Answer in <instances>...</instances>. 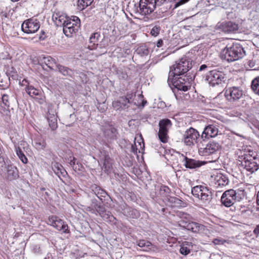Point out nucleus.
I'll return each mask as SVG.
<instances>
[{
	"instance_id": "1",
	"label": "nucleus",
	"mask_w": 259,
	"mask_h": 259,
	"mask_svg": "<svg viewBox=\"0 0 259 259\" xmlns=\"http://www.w3.org/2000/svg\"><path fill=\"white\" fill-rule=\"evenodd\" d=\"M237 162L247 171L253 173L259 168V158L252 151L240 150L237 152Z\"/></svg>"
},
{
	"instance_id": "2",
	"label": "nucleus",
	"mask_w": 259,
	"mask_h": 259,
	"mask_svg": "<svg viewBox=\"0 0 259 259\" xmlns=\"http://www.w3.org/2000/svg\"><path fill=\"white\" fill-rule=\"evenodd\" d=\"M245 52L241 45L233 43L231 46L228 45L222 51L221 58L228 62H233L242 58Z\"/></svg>"
},
{
	"instance_id": "3",
	"label": "nucleus",
	"mask_w": 259,
	"mask_h": 259,
	"mask_svg": "<svg viewBox=\"0 0 259 259\" xmlns=\"http://www.w3.org/2000/svg\"><path fill=\"white\" fill-rule=\"evenodd\" d=\"M244 190L240 189L237 190L229 189L225 191L221 199L222 203L226 207L232 206L236 201H239L244 196Z\"/></svg>"
},
{
	"instance_id": "4",
	"label": "nucleus",
	"mask_w": 259,
	"mask_h": 259,
	"mask_svg": "<svg viewBox=\"0 0 259 259\" xmlns=\"http://www.w3.org/2000/svg\"><path fill=\"white\" fill-rule=\"evenodd\" d=\"M192 67V61L190 59L183 57L178 63L173 66V69L170 68L169 73L168 80L170 79V76L175 77L180 76L187 73Z\"/></svg>"
},
{
	"instance_id": "5",
	"label": "nucleus",
	"mask_w": 259,
	"mask_h": 259,
	"mask_svg": "<svg viewBox=\"0 0 259 259\" xmlns=\"http://www.w3.org/2000/svg\"><path fill=\"white\" fill-rule=\"evenodd\" d=\"M80 26V19L76 16H72L64 25L63 33L67 37H71L78 32Z\"/></svg>"
},
{
	"instance_id": "6",
	"label": "nucleus",
	"mask_w": 259,
	"mask_h": 259,
	"mask_svg": "<svg viewBox=\"0 0 259 259\" xmlns=\"http://www.w3.org/2000/svg\"><path fill=\"white\" fill-rule=\"evenodd\" d=\"M206 79L210 85L214 87L225 82V74L221 71L214 69L209 71Z\"/></svg>"
},
{
	"instance_id": "7",
	"label": "nucleus",
	"mask_w": 259,
	"mask_h": 259,
	"mask_svg": "<svg viewBox=\"0 0 259 259\" xmlns=\"http://www.w3.org/2000/svg\"><path fill=\"white\" fill-rule=\"evenodd\" d=\"M158 125L159 127L158 138L161 142L166 143L168 142V130L172 126V122L170 119L164 118L159 121Z\"/></svg>"
},
{
	"instance_id": "8",
	"label": "nucleus",
	"mask_w": 259,
	"mask_h": 259,
	"mask_svg": "<svg viewBox=\"0 0 259 259\" xmlns=\"http://www.w3.org/2000/svg\"><path fill=\"white\" fill-rule=\"evenodd\" d=\"M39 20L34 17L27 19L25 20L21 25L22 31L27 34L34 33L40 28Z\"/></svg>"
},
{
	"instance_id": "9",
	"label": "nucleus",
	"mask_w": 259,
	"mask_h": 259,
	"mask_svg": "<svg viewBox=\"0 0 259 259\" xmlns=\"http://www.w3.org/2000/svg\"><path fill=\"white\" fill-rule=\"evenodd\" d=\"M191 191L194 196L203 202L209 201L211 199V192L205 186L202 185L195 186L192 189Z\"/></svg>"
},
{
	"instance_id": "10",
	"label": "nucleus",
	"mask_w": 259,
	"mask_h": 259,
	"mask_svg": "<svg viewBox=\"0 0 259 259\" xmlns=\"http://www.w3.org/2000/svg\"><path fill=\"white\" fill-rule=\"evenodd\" d=\"M199 137V132L194 128L191 127L185 132L183 135V141L187 146H193L198 142Z\"/></svg>"
},
{
	"instance_id": "11",
	"label": "nucleus",
	"mask_w": 259,
	"mask_h": 259,
	"mask_svg": "<svg viewBox=\"0 0 259 259\" xmlns=\"http://www.w3.org/2000/svg\"><path fill=\"white\" fill-rule=\"evenodd\" d=\"M168 81H171L175 87L179 90L187 91L190 88L189 79L186 76H170Z\"/></svg>"
},
{
	"instance_id": "12",
	"label": "nucleus",
	"mask_w": 259,
	"mask_h": 259,
	"mask_svg": "<svg viewBox=\"0 0 259 259\" xmlns=\"http://www.w3.org/2000/svg\"><path fill=\"white\" fill-rule=\"evenodd\" d=\"M221 149V145L214 141H209L204 147L198 149V153L200 155L207 156L214 154Z\"/></svg>"
},
{
	"instance_id": "13",
	"label": "nucleus",
	"mask_w": 259,
	"mask_h": 259,
	"mask_svg": "<svg viewBox=\"0 0 259 259\" xmlns=\"http://www.w3.org/2000/svg\"><path fill=\"white\" fill-rule=\"evenodd\" d=\"M179 225L187 230L196 233L203 232L205 229V227L202 224L190 221H186L184 219H182L179 221Z\"/></svg>"
},
{
	"instance_id": "14",
	"label": "nucleus",
	"mask_w": 259,
	"mask_h": 259,
	"mask_svg": "<svg viewBox=\"0 0 259 259\" xmlns=\"http://www.w3.org/2000/svg\"><path fill=\"white\" fill-rule=\"evenodd\" d=\"M0 99V113L3 115L7 117L11 116L10 107L11 101V97L10 95L6 93L1 94Z\"/></svg>"
},
{
	"instance_id": "15",
	"label": "nucleus",
	"mask_w": 259,
	"mask_h": 259,
	"mask_svg": "<svg viewBox=\"0 0 259 259\" xmlns=\"http://www.w3.org/2000/svg\"><path fill=\"white\" fill-rule=\"evenodd\" d=\"M48 224L59 231H62L64 233L69 232L68 225L57 216H50Z\"/></svg>"
},
{
	"instance_id": "16",
	"label": "nucleus",
	"mask_w": 259,
	"mask_h": 259,
	"mask_svg": "<svg viewBox=\"0 0 259 259\" xmlns=\"http://www.w3.org/2000/svg\"><path fill=\"white\" fill-rule=\"evenodd\" d=\"M218 29L225 33H236L239 29L238 24L232 21H225L220 24H218Z\"/></svg>"
},
{
	"instance_id": "17",
	"label": "nucleus",
	"mask_w": 259,
	"mask_h": 259,
	"mask_svg": "<svg viewBox=\"0 0 259 259\" xmlns=\"http://www.w3.org/2000/svg\"><path fill=\"white\" fill-rule=\"evenodd\" d=\"M27 94L31 97L35 98L36 101L40 104H42L45 101V96L42 92L31 85L25 89Z\"/></svg>"
},
{
	"instance_id": "18",
	"label": "nucleus",
	"mask_w": 259,
	"mask_h": 259,
	"mask_svg": "<svg viewBox=\"0 0 259 259\" xmlns=\"http://www.w3.org/2000/svg\"><path fill=\"white\" fill-rule=\"evenodd\" d=\"M6 172L4 178L7 181H13L19 178V172L16 166L13 164H8L6 166Z\"/></svg>"
},
{
	"instance_id": "19",
	"label": "nucleus",
	"mask_w": 259,
	"mask_h": 259,
	"mask_svg": "<svg viewBox=\"0 0 259 259\" xmlns=\"http://www.w3.org/2000/svg\"><path fill=\"white\" fill-rule=\"evenodd\" d=\"M243 95V91L238 87H232L226 90L225 96L229 101H235L239 99Z\"/></svg>"
},
{
	"instance_id": "20",
	"label": "nucleus",
	"mask_w": 259,
	"mask_h": 259,
	"mask_svg": "<svg viewBox=\"0 0 259 259\" xmlns=\"http://www.w3.org/2000/svg\"><path fill=\"white\" fill-rule=\"evenodd\" d=\"M100 215L103 219L107 223H110L111 225H117V220L111 214L109 211H107L104 209V208L99 207V210L98 211Z\"/></svg>"
},
{
	"instance_id": "21",
	"label": "nucleus",
	"mask_w": 259,
	"mask_h": 259,
	"mask_svg": "<svg viewBox=\"0 0 259 259\" xmlns=\"http://www.w3.org/2000/svg\"><path fill=\"white\" fill-rule=\"evenodd\" d=\"M67 15L59 11H55L52 15V19L58 25H65L67 21L69 19Z\"/></svg>"
},
{
	"instance_id": "22",
	"label": "nucleus",
	"mask_w": 259,
	"mask_h": 259,
	"mask_svg": "<svg viewBox=\"0 0 259 259\" xmlns=\"http://www.w3.org/2000/svg\"><path fill=\"white\" fill-rule=\"evenodd\" d=\"M101 162L103 164L102 169L107 173L110 172L112 168V160L109 155L106 152H104L103 157L101 159Z\"/></svg>"
},
{
	"instance_id": "23",
	"label": "nucleus",
	"mask_w": 259,
	"mask_h": 259,
	"mask_svg": "<svg viewBox=\"0 0 259 259\" xmlns=\"http://www.w3.org/2000/svg\"><path fill=\"white\" fill-rule=\"evenodd\" d=\"M218 133V128L214 125L210 124L205 127L202 132V138L209 139L215 137Z\"/></svg>"
},
{
	"instance_id": "24",
	"label": "nucleus",
	"mask_w": 259,
	"mask_h": 259,
	"mask_svg": "<svg viewBox=\"0 0 259 259\" xmlns=\"http://www.w3.org/2000/svg\"><path fill=\"white\" fill-rule=\"evenodd\" d=\"M184 165L187 168L193 169L200 167L202 165V162L199 160H196L184 156L183 160Z\"/></svg>"
},
{
	"instance_id": "25",
	"label": "nucleus",
	"mask_w": 259,
	"mask_h": 259,
	"mask_svg": "<svg viewBox=\"0 0 259 259\" xmlns=\"http://www.w3.org/2000/svg\"><path fill=\"white\" fill-rule=\"evenodd\" d=\"M51 167L55 174L60 178H61V177H65L67 174L62 165L58 162H52Z\"/></svg>"
},
{
	"instance_id": "26",
	"label": "nucleus",
	"mask_w": 259,
	"mask_h": 259,
	"mask_svg": "<svg viewBox=\"0 0 259 259\" xmlns=\"http://www.w3.org/2000/svg\"><path fill=\"white\" fill-rule=\"evenodd\" d=\"M214 183L217 186H225L229 183L228 178L222 173H218L214 176Z\"/></svg>"
},
{
	"instance_id": "27",
	"label": "nucleus",
	"mask_w": 259,
	"mask_h": 259,
	"mask_svg": "<svg viewBox=\"0 0 259 259\" xmlns=\"http://www.w3.org/2000/svg\"><path fill=\"white\" fill-rule=\"evenodd\" d=\"M162 200L166 205L171 207L177 206L178 204H180L181 200L174 196H171L169 195H166L162 197Z\"/></svg>"
},
{
	"instance_id": "28",
	"label": "nucleus",
	"mask_w": 259,
	"mask_h": 259,
	"mask_svg": "<svg viewBox=\"0 0 259 259\" xmlns=\"http://www.w3.org/2000/svg\"><path fill=\"white\" fill-rule=\"evenodd\" d=\"M104 136L107 139L115 140L116 139L117 132L115 128L109 126L104 128Z\"/></svg>"
},
{
	"instance_id": "29",
	"label": "nucleus",
	"mask_w": 259,
	"mask_h": 259,
	"mask_svg": "<svg viewBox=\"0 0 259 259\" xmlns=\"http://www.w3.org/2000/svg\"><path fill=\"white\" fill-rule=\"evenodd\" d=\"M41 63L45 64L49 68L52 70L58 64L56 60L51 56L44 57L41 59Z\"/></svg>"
},
{
	"instance_id": "30",
	"label": "nucleus",
	"mask_w": 259,
	"mask_h": 259,
	"mask_svg": "<svg viewBox=\"0 0 259 259\" xmlns=\"http://www.w3.org/2000/svg\"><path fill=\"white\" fill-rule=\"evenodd\" d=\"M57 68L58 71L64 76L72 77L74 72L72 69L60 64L57 65Z\"/></svg>"
},
{
	"instance_id": "31",
	"label": "nucleus",
	"mask_w": 259,
	"mask_h": 259,
	"mask_svg": "<svg viewBox=\"0 0 259 259\" xmlns=\"http://www.w3.org/2000/svg\"><path fill=\"white\" fill-rule=\"evenodd\" d=\"M100 37V34L99 32L93 33L90 37V42L93 44L92 46H89L88 48L90 50L96 49L98 44H97L99 38Z\"/></svg>"
},
{
	"instance_id": "32",
	"label": "nucleus",
	"mask_w": 259,
	"mask_h": 259,
	"mask_svg": "<svg viewBox=\"0 0 259 259\" xmlns=\"http://www.w3.org/2000/svg\"><path fill=\"white\" fill-rule=\"evenodd\" d=\"M94 0H78L77 1V9L80 11H82L90 6Z\"/></svg>"
},
{
	"instance_id": "33",
	"label": "nucleus",
	"mask_w": 259,
	"mask_h": 259,
	"mask_svg": "<svg viewBox=\"0 0 259 259\" xmlns=\"http://www.w3.org/2000/svg\"><path fill=\"white\" fill-rule=\"evenodd\" d=\"M46 142L41 138H36L34 141V146L37 150H43L46 147Z\"/></svg>"
},
{
	"instance_id": "34",
	"label": "nucleus",
	"mask_w": 259,
	"mask_h": 259,
	"mask_svg": "<svg viewBox=\"0 0 259 259\" xmlns=\"http://www.w3.org/2000/svg\"><path fill=\"white\" fill-rule=\"evenodd\" d=\"M92 188V190L99 198L101 199V197H105L107 195L106 192L99 187L95 185L93 186Z\"/></svg>"
},
{
	"instance_id": "35",
	"label": "nucleus",
	"mask_w": 259,
	"mask_h": 259,
	"mask_svg": "<svg viewBox=\"0 0 259 259\" xmlns=\"http://www.w3.org/2000/svg\"><path fill=\"white\" fill-rule=\"evenodd\" d=\"M16 153L21 160V161L24 164H26L28 162V159L23 153L22 149L20 147H15Z\"/></svg>"
},
{
	"instance_id": "36",
	"label": "nucleus",
	"mask_w": 259,
	"mask_h": 259,
	"mask_svg": "<svg viewBox=\"0 0 259 259\" xmlns=\"http://www.w3.org/2000/svg\"><path fill=\"white\" fill-rule=\"evenodd\" d=\"M136 248L138 250L150 251L153 248V244H137Z\"/></svg>"
},
{
	"instance_id": "37",
	"label": "nucleus",
	"mask_w": 259,
	"mask_h": 259,
	"mask_svg": "<svg viewBox=\"0 0 259 259\" xmlns=\"http://www.w3.org/2000/svg\"><path fill=\"white\" fill-rule=\"evenodd\" d=\"M251 87L253 92L259 95V76L252 80Z\"/></svg>"
},
{
	"instance_id": "38",
	"label": "nucleus",
	"mask_w": 259,
	"mask_h": 259,
	"mask_svg": "<svg viewBox=\"0 0 259 259\" xmlns=\"http://www.w3.org/2000/svg\"><path fill=\"white\" fill-rule=\"evenodd\" d=\"M48 120L49 122L50 126L53 130H55L57 127V120L54 114L49 117L48 115Z\"/></svg>"
},
{
	"instance_id": "39",
	"label": "nucleus",
	"mask_w": 259,
	"mask_h": 259,
	"mask_svg": "<svg viewBox=\"0 0 259 259\" xmlns=\"http://www.w3.org/2000/svg\"><path fill=\"white\" fill-rule=\"evenodd\" d=\"M137 53L142 56H147L149 50L145 46H141L138 47L136 50Z\"/></svg>"
},
{
	"instance_id": "40",
	"label": "nucleus",
	"mask_w": 259,
	"mask_h": 259,
	"mask_svg": "<svg viewBox=\"0 0 259 259\" xmlns=\"http://www.w3.org/2000/svg\"><path fill=\"white\" fill-rule=\"evenodd\" d=\"M73 169L75 172L80 174L84 170V168L81 163L77 162L75 166H73Z\"/></svg>"
},
{
	"instance_id": "41",
	"label": "nucleus",
	"mask_w": 259,
	"mask_h": 259,
	"mask_svg": "<svg viewBox=\"0 0 259 259\" xmlns=\"http://www.w3.org/2000/svg\"><path fill=\"white\" fill-rule=\"evenodd\" d=\"M135 96V94L130 92L127 93L125 97H121L120 99H123L126 102H131L132 100Z\"/></svg>"
},
{
	"instance_id": "42",
	"label": "nucleus",
	"mask_w": 259,
	"mask_h": 259,
	"mask_svg": "<svg viewBox=\"0 0 259 259\" xmlns=\"http://www.w3.org/2000/svg\"><path fill=\"white\" fill-rule=\"evenodd\" d=\"M112 106L115 110H119L123 107L121 102L119 100L114 101L112 102Z\"/></svg>"
},
{
	"instance_id": "43",
	"label": "nucleus",
	"mask_w": 259,
	"mask_h": 259,
	"mask_svg": "<svg viewBox=\"0 0 259 259\" xmlns=\"http://www.w3.org/2000/svg\"><path fill=\"white\" fill-rule=\"evenodd\" d=\"M160 27L159 26H154L150 32V34L154 36H157L160 32Z\"/></svg>"
},
{
	"instance_id": "44",
	"label": "nucleus",
	"mask_w": 259,
	"mask_h": 259,
	"mask_svg": "<svg viewBox=\"0 0 259 259\" xmlns=\"http://www.w3.org/2000/svg\"><path fill=\"white\" fill-rule=\"evenodd\" d=\"M180 253L184 255H186L188 254L190 252V250L186 246H184V245L181 246V248L180 249Z\"/></svg>"
},
{
	"instance_id": "45",
	"label": "nucleus",
	"mask_w": 259,
	"mask_h": 259,
	"mask_svg": "<svg viewBox=\"0 0 259 259\" xmlns=\"http://www.w3.org/2000/svg\"><path fill=\"white\" fill-rule=\"evenodd\" d=\"M19 84L21 87H25V90L31 85L28 80L26 78L23 79L22 81H20Z\"/></svg>"
},
{
	"instance_id": "46",
	"label": "nucleus",
	"mask_w": 259,
	"mask_h": 259,
	"mask_svg": "<svg viewBox=\"0 0 259 259\" xmlns=\"http://www.w3.org/2000/svg\"><path fill=\"white\" fill-rule=\"evenodd\" d=\"M160 191H163L167 194H169L170 192V189L168 188V187L166 186H162L160 188Z\"/></svg>"
},
{
	"instance_id": "47",
	"label": "nucleus",
	"mask_w": 259,
	"mask_h": 259,
	"mask_svg": "<svg viewBox=\"0 0 259 259\" xmlns=\"http://www.w3.org/2000/svg\"><path fill=\"white\" fill-rule=\"evenodd\" d=\"M138 146L136 142H135V144L132 146V149L133 152L137 153L138 150H139V152H140V149H138Z\"/></svg>"
},
{
	"instance_id": "48",
	"label": "nucleus",
	"mask_w": 259,
	"mask_h": 259,
	"mask_svg": "<svg viewBox=\"0 0 259 259\" xmlns=\"http://www.w3.org/2000/svg\"><path fill=\"white\" fill-rule=\"evenodd\" d=\"M33 250L35 253H39L40 252L41 249L40 247V245L39 244H36L33 247Z\"/></svg>"
},
{
	"instance_id": "49",
	"label": "nucleus",
	"mask_w": 259,
	"mask_h": 259,
	"mask_svg": "<svg viewBox=\"0 0 259 259\" xmlns=\"http://www.w3.org/2000/svg\"><path fill=\"white\" fill-rule=\"evenodd\" d=\"M10 76L12 78V79L15 80H18V75L17 72H12V74L10 75Z\"/></svg>"
},
{
	"instance_id": "50",
	"label": "nucleus",
	"mask_w": 259,
	"mask_h": 259,
	"mask_svg": "<svg viewBox=\"0 0 259 259\" xmlns=\"http://www.w3.org/2000/svg\"><path fill=\"white\" fill-rule=\"evenodd\" d=\"M253 234L257 236L259 234V225H257L253 230Z\"/></svg>"
},
{
	"instance_id": "51",
	"label": "nucleus",
	"mask_w": 259,
	"mask_h": 259,
	"mask_svg": "<svg viewBox=\"0 0 259 259\" xmlns=\"http://www.w3.org/2000/svg\"><path fill=\"white\" fill-rule=\"evenodd\" d=\"M76 158L74 157H72V159L70 160V164L73 167V166H75L76 165Z\"/></svg>"
},
{
	"instance_id": "52",
	"label": "nucleus",
	"mask_w": 259,
	"mask_h": 259,
	"mask_svg": "<svg viewBox=\"0 0 259 259\" xmlns=\"http://www.w3.org/2000/svg\"><path fill=\"white\" fill-rule=\"evenodd\" d=\"M163 45V41L162 39H159L156 43V46L157 47L160 48L162 47Z\"/></svg>"
},
{
	"instance_id": "53",
	"label": "nucleus",
	"mask_w": 259,
	"mask_h": 259,
	"mask_svg": "<svg viewBox=\"0 0 259 259\" xmlns=\"http://www.w3.org/2000/svg\"><path fill=\"white\" fill-rule=\"evenodd\" d=\"M207 67V65H206L205 64H203L200 66L199 71H203L205 70Z\"/></svg>"
},
{
	"instance_id": "54",
	"label": "nucleus",
	"mask_w": 259,
	"mask_h": 259,
	"mask_svg": "<svg viewBox=\"0 0 259 259\" xmlns=\"http://www.w3.org/2000/svg\"><path fill=\"white\" fill-rule=\"evenodd\" d=\"M120 100L122 104L123 105V107H125L127 105V104L130 103V102H126L123 99H120Z\"/></svg>"
},
{
	"instance_id": "55",
	"label": "nucleus",
	"mask_w": 259,
	"mask_h": 259,
	"mask_svg": "<svg viewBox=\"0 0 259 259\" xmlns=\"http://www.w3.org/2000/svg\"><path fill=\"white\" fill-rule=\"evenodd\" d=\"M44 259H53L51 253H48Z\"/></svg>"
},
{
	"instance_id": "56",
	"label": "nucleus",
	"mask_w": 259,
	"mask_h": 259,
	"mask_svg": "<svg viewBox=\"0 0 259 259\" xmlns=\"http://www.w3.org/2000/svg\"><path fill=\"white\" fill-rule=\"evenodd\" d=\"M20 145L21 146H23V148H24L25 146H28L27 143L25 142H22Z\"/></svg>"
},
{
	"instance_id": "57",
	"label": "nucleus",
	"mask_w": 259,
	"mask_h": 259,
	"mask_svg": "<svg viewBox=\"0 0 259 259\" xmlns=\"http://www.w3.org/2000/svg\"><path fill=\"white\" fill-rule=\"evenodd\" d=\"M256 203H257V204L259 206V191L258 192L257 194Z\"/></svg>"
},
{
	"instance_id": "58",
	"label": "nucleus",
	"mask_w": 259,
	"mask_h": 259,
	"mask_svg": "<svg viewBox=\"0 0 259 259\" xmlns=\"http://www.w3.org/2000/svg\"><path fill=\"white\" fill-rule=\"evenodd\" d=\"M147 103V101L146 100H143L142 102V106H144Z\"/></svg>"
},
{
	"instance_id": "59",
	"label": "nucleus",
	"mask_w": 259,
	"mask_h": 259,
	"mask_svg": "<svg viewBox=\"0 0 259 259\" xmlns=\"http://www.w3.org/2000/svg\"><path fill=\"white\" fill-rule=\"evenodd\" d=\"M139 145L140 146V148H142V146L141 143L140 142L139 143Z\"/></svg>"
},
{
	"instance_id": "60",
	"label": "nucleus",
	"mask_w": 259,
	"mask_h": 259,
	"mask_svg": "<svg viewBox=\"0 0 259 259\" xmlns=\"http://www.w3.org/2000/svg\"><path fill=\"white\" fill-rule=\"evenodd\" d=\"M11 1H13V2H17V1H18L19 0H11Z\"/></svg>"
},
{
	"instance_id": "61",
	"label": "nucleus",
	"mask_w": 259,
	"mask_h": 259,
	"mask_svg": "<svg viewBox=\"0 0 259 259\" xmlns=\"http://www.w3.org/2000/svg\"><path fill=\"white\" fill-rule=\"evenodd\" d=\"M162 211H163V212H164V211H165V208H162Z\"/></svg>"
},
{
	"instance_id": "62",
	"label": "nucleus",
	"mask_w": 259,
	"mask_h": 259,
	"mask_svg": "<svg viewBox=\"0 0 259 259\" xmlns=\"http://www.w3.org/2000/svg\"><path fill=\"white\" fill-rule=\"evenodd\" d=\"M41 33H42V34H44V33H45V32H44V31H41Z\"/></svg>"
},
{
	"instance_id": "63",
	"label": "nucleus",
	"mask_w": 259,
	"mask_h": 259,
	"mask_svg": "<svg viewBox=\"0 0 259 259\" xmlns=\"http://www.w3.org/2000/svg\"><path fill=\"white\" fill-rule=\"evenodd\" d=\"M142 144H143V147H144V142H143V141H142Z\"/></svg>"
},
{
	"instance_id": "64",
	"label": "nucleus",
	"mask_w": 259,
	"mask_h": 259,
	"mask_svg": "<svg viewBox=\"0 0 259 259\" xmlns=\"http://www.w3.org/2000/svg\"><path fill=\"white\" fill-rule=\"evenodd\" d=\"M39 39H41V36H39Z\"/></svg>"
}]
</instances>
